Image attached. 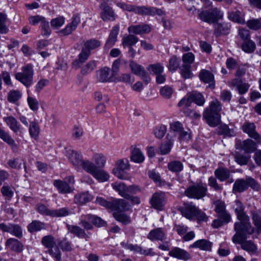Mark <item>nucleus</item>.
<instances>
[{
	"instance_id": "1",
	"label": "nucleus",
	"mask_w": 261,
	"mask_h": 261,
	"mask_svg": "<svg viewBox=\"0 0 261 261\" xmlns=\"http://www.w3.org/2000/svg\"><path fill=\"white\" fill-rule=\"evenodd\" d=\"M234 230L236 233L232 238V242L240 244L242 249L248 252L255 253L257 249L256 245L251 241H246L247 234H252L254 231L251 224L235 223Z\"/></svg>"
},
{
	"instance_id": "2",
	"label": "nucleus",
	"mask_w": 261,
	"mask_h": 261,
	"mask_svg": "<svg viewBox=\"0 0 261 261\" xmlns=\"http://www.w3.org/2000/svg\"><path fill=\"white\" fill-rule=\"evenodd\" d=\"M221 110V103L217 99L212 101L209 107L205 109L203 117L210 126L214 127L220 123Z\"/></svg>"
},
{
	"instance_id": "3",
	"label": "nucleus",
	"mask_w": 261,
	"mask_h": 261,
	"mask_svg": "<svg viewBox=\"0 0 261 261\" xmlns=\"http://www.w3.org/2000/svg\"><path fill=\"white\" fill-rule=\"evenodd\" d=\"M96 203L107 208L121 212L128 210L129 207L128 202L122 199L112 198L111 201H108L102 197H97Z\"/></svg>"
},
{
	"instance_id": "4",
	"label": "nucleus",
	"mask_w": 261,
	"mask_h": 261,
	"mask_svg": "<svg viewBox=\"0 0 261 261\" xmlns=\"http://www.w3.org/2000/svg\"><path fill=\"white\" fill-rule=\"evenodd\" d=\"M34 74L33 65L27 64L21 67V72L15 73V78L26 88H29L33 84Z\"/></svg>"
},
{
	"instance_id": "5",
	"label": "nucleus",
	"mask_w": 261,
	"mask_h": 261,
	"mask_svg": "<svg viewBox=\"0 0 261 261\" xmlns=\"http://www.w3.org/2000/svg\"><path fill=\"white\" fill-rule=\"evenodd\" d=\"M206 186L200 182L188 187L185 191V195L189 198L200 199L206 195Z\"/></svg>"
},
{
	"instance_id": "6",
	"label": "nucleus",
	"mask_w": 261,
	"mask_h": 261,
	"mask_svg": "<svg viewBox=\"0 0 261 261\" xmlns=\"http://www.w3.org/2000/svg\"><path fill=\"white\" fill-rule=\"evenodd\" d=\"M198 12H199V18L202 21L208 23H214L223 16V13L217 8H213L208 11H202L201 12H200L198 10Z\"/></svg>"
},
{
	"instance_id": "7",
	"label": "nucleus",
	"mask_w": 261,
	"mask_h": 261,
	"mask_svg": "<svg viewBox=\"0 0 261 261\" xmlns=\"http://www.w3.org/2000/svg\"><path fill=\"white\" fill-rule=\"evenodd\" d=\"M42 244L48 249L49 253L55 258L56 261H61V252L56 245L55 238L51 235L44 236L41 240Z\"/></svg>"
},
{
	"instance_id": "8",
	"label": "nucleus",
	"mask_w": 261,
	"mask_h": 261,
	"mask_svg": "<svg viewBox=\"0 0 261 261\" xmlns=\"http://www.w3.org/2000/svg\"><path fill=\"white\" fill-rule=\"evenodd\" d=\"M113 189L117 191L119 194L125 198L128 194H135L136 191H140V188L138 186L135 185H130L127 186L122 182L116 181L112 183L111 185Z\"/></svg>"
},
{
	"instance_id": "9",
	"label": "nucleus",
	"mask_w": 261,
	"mask_h": 261,
	"mask_svg": "<svg viewBox=\"0 0 261 261\" xmlns=\"http://www.w3.org/2000/svg\"><path fill=\"white\" fill-rule=\"evenodd\" d=\"M116 167L113 169V173L119 179H128V176L124 171L130 169L128 160L126 158L118 160L116 162Z\"/></svg>"
},
{
	"instance_id": "10",
	"label": "nucleus",
	"mask_w": 261,
	"mask_h": 261,
	"mask_svg": "<svg viewBox=\"0 0 261 261\" xmlns=\"http://www.w3.org/2000/svg\"><path fill=\"white\" fill-rule=\"evenodd\" d=\"M171 130L178 135V139L180 141L187 142L191 139V132L190 129L185 130L182 124L179 121L173 122L170 125Z\"/></svg>"
},
{
	"instance_id": "11",
	"label": "nucleus",
	"mask_w": 261,
	"mask_h": 261,
	"mask_svg": "<svg viewBox=\"0 0 261 261\" xmlns=\"http://www.w3.org/2000/svg\"><path fill=\"white\" fill-rule=\"evenodd\" d=\"M213 204L215 206L214 211L217 213L218 217L222 219L226 224L229 223L231 220V216L226 210L225 202L217 200L214 202Z\"/></svg>"
},
{
	"instance_id": "12",
	"label": "nucleus",
	"mask_w": 261,
	"mask_h": 261,
	"mask_svg": "<svg viewBox=\"0 0 261 261\" xmlns=\"http://www.w3.org/2000/svg\"><path fill=\"white\" fill-rule=\"evenodd\" d=\"M37 211L41 215L51 217H63L65 215V208L58 210H49L44 204L38 203L36 205Z\"/></svg>"
},
{
	"instance_id": "13",
	"label": "nucleus",
	"mask_w": 261,
	"mask_h": 261,
	"mask_svg": "<svg viewBox=\"0 0 261 261\" xmlns=\"http://www.w3.org/2000/svg\"><path fill=\"white\" fill-rule=\"evenodd\" d=\"M0 230L3 232L9 233L19 239L21 238L23 236L22 229L17 224L1 223H0Z\"/></svg>"
},
{
	"instance_id": "14",
	"label": "nucleus",
	"mask_w": 261,
	"mask_h": 261,
	"mask_svg": "<svg viewBox=\"0 0 261 261\" xmlns=\"http://www.w3.org/2000/svg\"><path fill=\"white\" fill-rule=\"evenodd\" d=\"M134 13L141 15L151 16L155 15L162 16L165 14V12L161 9L155 7H147L146 6H136Z\"/></svg>"
},
{
	"instance_id": "15",
	"label": "nucleus",
	"mask_w": 261,
	"mask_h": 261,
	"mask_svg": "<svg viewBox=\"0 0 261 261\" xmlns=\"http://www.w3.org/2000/svg\"><path fill=\"white\" fill-rule=\"evenodd\" d=\"M198 208L192 202L185 203L180 208V211L183 216L190 220L194 221Z\"/></svg>"
},
{
	"instance_id": "16",
	"label": "nucleus",
	"mask_w": 261,
	"mask_h": 261,
	"mask_svg": "<svg viewBox=\"0 0 261 261\" xmlns=\"http://www.w3.org/2000/svg\"><path fill=\"white\" fill-rule=\"evenodd\" d=\"M151 206L157 210H162L166 203V196L163 192L154 193L149 200Z\"/></svg>"
},
{
	"instance_id": "17",
	"label": "nucleus",
	"mask_w": 261,
	"mask_h": 261,
	"mask_svg": "<svg viewBox=\"0 0 261 261\" xmlns=\"http://www.w3.org/2000/svg\"><path fill=\"white\" fill-rule=\"evenodd\" d=\"M99 8L101 10L100 16L104 21H114L115 20L116 15L114 10L107 3H101L99 6Z\"/></svg>"
},
{
	"instance_id": "18",
	"label": "nucleus",
	"mask_w": 261,
	"mask_h": 261,
	"mask_svg": "<svg viewBox=\"0 0 261 261\" xmlns=\"http://www.w3.org/2000/svg\"><path fill=\"white\" fill-rule=\"evenodd\" d=\"M242 129L249 137L255 140L257 143H261V136L256 131V126L254 123L245 122L242 125Z\"/></svg>"
},
{
	"instance_id": "19",
	"label": "nucleus",
	"mask_w": 261,
	"mask_h": 261,
	"mask_svg": "<svg viewBox=\"0 0 261 261\" xmlns=\"http://www.w3.org/2000/svg\"><path fill=\"white\" fill-rule=\"evenodd\" d=\"M237 149L244 150L247 153H251L256 148V143L251 139H247L243 141H238L236 144Z\"/></svg>"
},
{
	"instance_id": "20",
	"label": "nucleus",
	"mask_w": 261,
	"mask_h": 261,
	"mask_svg": "<svg viewBox=\"0 0 261 261\" xmlns=\"http://www.w3.org/2000/svg\"><path fill=\"white\" fill-rule=\"evenodd\" d=\"M0 138L8 144L13 152L17 153L19 150V146L10 135L0 127Z\"/></svg>"
},
{
	"instance_id": "21",
	"label": "nucleus",
	"mask_w": 261,
	"mask_h": 261,
	"mask_svg": "<svg viewBox=\"0 0 261 261\" xmlns=\"http://www.w3.org/2000/svg\"><path fill=\"white\" fill-rule=\"evenodd\" d=\"M229 87H236L240 95L245 94L248 90L250 85L247 83L243 82L241 79L234 78L228 82Z\"/></svg>"
},
{
	"instance_id": "22",
	"label": "nucleus",
	"mask_w": 261,
	"mask_h": 261,
	"mask_svg": "<svg viewBox=\"0 0 261 261\" xmlns=\"http://www.w3.org/2000/svg\"><path fill=\"white\" fill-rule=\"evenodd\" d=\"M4 121L6 123L9 128L15 134L21 133L22 128L17 119L12 116L4 117Z\"/></svg>"
},
{
	"instance_id": "23",
	"label": "nucleus",
	"mask_w": 261,
	"mask_h": 261,
	"mask_svg": "<svg viewBox=\"0 0 261 261\" xmlns=\"http://www.w3.org/2000/svg\"><path fill=\"white\" fill-rule=\"evenodd\" d=\"M168 255L178 259L187 260L191 258L190 254L184 249L174 247L169 252Z\"/></svg>"
},
{
	"instance_id": "24",
	"label": "nucleus",
	"mask_w": 261,
	"mask_h": 261,
	"mask_svg": "<svg viewBox=\"0 0 261 261\" xmlns=\"http://www.w3.org/2000/svg\"><path fill=\"white\" fill-rule=\"evenodd\" d=\"M119 31V25L118 24L115 25L112 28L104 46L105 49H109L115 44L117 40Z\"/></svg>"
},
{
	"instance_id": "25",
	"label": "nucleus",
	"mask_w": 261,
	"mask_h": 261,
	"mask_svg": "<svg viewBox=\"0 0 261 261\" xmlns=\"http://www.w3.org/2000/svg\"><path fill=\"white\" fill-rule=\"evenodd\" d=\"M147 238L151 241H163L166 238V234L162 228H157L151 230L147 236Z\"/></svg>"
},
{
	"instance_id": "26",
	"label": "nucleus",
	"mask_w": 261,
	"mask_h": 261,
	"mask_svg": "<svg viewBox=\"0 0 261 261\" xmlns=\"http://www.w3.org/2000/svg\"><path fill=\"white\" fill-rule=\"evenodd\" d=\"M199 77L203 82L210 84V87L214 88V76L210 71L205 69L201 70L199 74Z\"/></svg>"
},
{
	"instance_id": "27",
	"label": "nucleus",
	"mask_w": 261,
	"mask_h": 261,
	"mask_svg": "<svg viewBox=\"0 0 261 261\" xmlns=\"http://www.w3.org/2000/svg\"><path fill=\"white\" fill-rule=\"evenodd\" d=\"M127 30L129 33L141 35L149 33L151 28L148 24H142L129 26Z\"/></svg>"
},
{
	"instance_id": "28",
	"label": "nucleus",
	"mask_w": 261,
	"mask_h": 261,
	"mask_svg": "<svg viewBox=\"0 0 261 261\" xmlns=\"http://www.w3.org/2000/svg\"><path fill=\"white\" fill-rule=\"evenodd\" d=\"M66 157L69 162L75 166H79L82 161L81 155L77 151L71 149L66 151Z\"/></svg>"
},
{
	"instance_id": "29",
	"label": "nucleus",
	"mask_w": 261,
	"mask_h": 261,
	"mask_svg": "<svg viewBox=\"0 0 261 261\" xmlns=\"http://www.w3.org/2000/svg\"><path fill=\"white\" fill-rule=\"evenodd\" d=\"M230 25L226 22L216 23L214 25V35L219 37L222 35H227L229 33Z\"/></svg>"
},
{
	"instance_id": "30",
	"label": "nucleus",
	"mask_w": 261,
	"mask_h": 261,
	"mask_svg": "<svg viewBox=\"0 0 261 261\" xmlns=\"http://www.w3.org/2000/svg\"><path fill=\"white\" fill-rule=\"evenodd\" d=\"M111 70L107 67L101 69L97 72L98 81L100 82H111L114 76H112V73L110 75Z\"/></svg>"
},
{
	"instance_id": "31",
	"label": "nucleus",
	"mask_w": 261,
	"mask_h": 261,
	"mask_svg": "<svg viewBox=\"0 0 261 261\" xmlns=\"http://www.w3.org/2000/svg\"><path fill=\"white\" fill-rule=\"evenodd\" d=\"M216 177L220 181H224L230 176V170L226 168L218 167L214 171Z\"/></svg>"
},
{
	"instance_id": "32",
	"label": "nucleus",
	"mask_w": 261,
	"mask_h": 261,
	"mask_svg": "<svg viewBox=\"0 0 261 261\" xmlns=\"http://www.w3.org/2000/svg\"><path fill=\"white\" fill-rule=\"evenodd\" d=\"M212 244L207 240L201 239L195 242L193 244L190 245L189 248H197L200 250L204 251H211Z\"/></svg>"
},
{
	"instance_id": "33",
	"label": "nucleus",
	"mask_w": 261,
	"mask_h": 261,
	"mask_svg": "<svg viewBox=\"0 0 261 261\" xmlns=\"http://www.w3.org/2000/svg\"><path fill=\"white\" fill-rule=\"evenodd\" d=\"M248 189L247 179H237L233 186V191L234 193H242L246 191Z\"/></svg>"
},
{
	"instance_id": "34",
	"label": "nucleus",
	"mask_w": 261,
	"mask_h": 261,
	"mask_svg": "<svg viewBox=\"0 0 261 261\" xmlns=\"http://www.w3.org/2000/svg\"><path fill=\"white\" fill-rule=\"evenodd\" d=\"M173 142L171 140H167L163 142L158 149V153L165 155L169 153L173 146Z\"/></svg>"
},
{
	"instance_id": "35",
	"label": "nucleus",
	"mask_w": 261,
	"mask_h": 261,
	"mask_svg": "<svg viewBox=\"0 0 261 261\" xmlns=\"http://www.w3.org/2000/svg\"><path fill=\"white\" fill-rule=\"evenodd\" d=\"M92 160L94 161L97 168H102L106 165L107 159L103 153H95L92 156Z\"/></svg>"
},
{
	"instance_id": "36",
	"label": "nucleus",
	"mask_w": 261,
	"mask_h": 261,
	"mask_svg": "<svg viewBox=\"0 0 261 261\" xmlns=\"http://www.w3.org/2000/svg\"><path fill=\"white\" fill-rule=\"evenodd\" d=\"M130 160L136 163H141L144 161V155L142 152L137 148H134L131 151Z\"/></svg>"
},
{
	"instance_id": "37",
	"label": "nucleus",
	"mask_w": 261,
	"mask_h": 261,
	"mask_svg": "<svg viewBox=\"0 0 261 261\" xmlns=\"http://www.w3.org/2000/svg\"><path fill=\"white\" fill-rule=\"evenodd\" d=\"M101 42L95 39H91L84 42L83 48L87 51L91 52L101 45Z\"/></svg>"
},
{
	"instance_id": "38",
	"label": "nucleus",
	"mask_w": 261,
	"mask_h": 261,
	"mask_svg": "<svg viewBox=\"0 0 261 261\" xmlns=\"http://www.w3.org/2000/svg\"><path fill=\"white\" fill-rule=\"evenodd\" d=\"M243 16L244 14L239 10L235 12H228V17L230 20L240 24L245 23V20Z\"/></svg>"
},
{
	"instance_id": "39",
	"label": "nucleus",
	"mask_w": 261,
	"mask_h": 261,
	"mask_svg": "<svg viewBox=\"0 0 261 261\" xmlns=\"http://www.w3.org/2000/svg\"><path fill=\"white\" fill-rule=\"evenodd\" d=\"M80 17L78 15H74L71 21L66 25V35L71 34L80 22Z\"/></svg>"
},
{
	"instance_id": "40",
	"label": "nucleus",
	"mask_w": 261,
	"mask_h": 261,
	"mask_svg": "<svg viewBox=\"0 0 261 261\" xmlns=\"http://www.w3.org/2000/svg\"><path fill=\"white\" fill-rule=\"evenodd\" d=\"M28 230L33 233L45 228V224L39 220H33L28 225Z\"/></svg>"
},
{
	"instance_id": "41",
	"label": "nucleus",
	"mask_w": 261,
	"mask_h": 261,
	"mask_svg": "<svg viewBox=\"0 0 261 261\" xmlns=\"http://www.w3.org/2000/svg\"><path fill=\"white\" fill-rule=\"evenodd\" d=\"M6 245L8 247L17 252H20L22 249V244L14 238L9 239L7 241Z\"/></svg>"
},
{
	"instance_id": "42",
	"label": "nucleus",
	"mask_w": 261,
	"mask_h": 261,
	"mask_svg": "<svg viewBox=\"0 0 261 261\" xmlns=\"http://www.w3.org/2000/svg\"><path fill=\"white\" fill-rule=\"evenodd\" d=\"M14 187L9 185H4L1 188V192L5 200H10L14 195Z\"/></svg>"
},
{
	"instance_id": "43",
	"label": "nucleus",
	"mask_w": 261,
	"mask_h": 261,
	"mask_svg": "<svg viewBox=\"0 0 261 261\" xmlns=\"http://www.w3.org/2000/svg\"><path fill=\"white\" fill-rule=\"evenodd\" d=\"M98 168H96L92 174L93 176L101 182L107 181L110 177L109 174L103 170L99 169Z\"/></svg>"
},
{
	"instance_id": "44",
	"label": "nucleus",
	"mask_w": 261,
	"mask_h": 261,
	"mask_svg": "<svg viewBox=\"0 0 261 261\" xmlns=\"http://www.w3.org/2000/svg\"><path fill=\"white\" fill-rule=\"evenodd\" d=\"M191 101L195 102L199 106H202L205 103V99L201 93L194 92L189 94Z\"/></svg>"
},
{
	"instance_id": "45",
	"label": "nucleus",
	"mask_w": 261,
	"mask_h": 261,
	"mask_svg": "<svg viewBox=\"0 0 261 261\" xmlns=\"http://www.w3.org/2000/svg\"><path fill=\"white\" fill-rule=\"evenodd\" d=\"M242 49L246 53H252L256 49L255 43L250 39L246 40L242 44Z\"/></svg>"
},
{
	"instance_id": "46",
	"label": "nucleus",
	"mask_w": 261,
	"mask_h": 261,
	"mask_svg": "<svg viewBox=\"0 0 261 261\" xmlns=\"http://www.w3.org/2000/svg\"><path fill=\"white\" fill-rule=\"evenodd\" d=\"M92 196L88 192H86L75 196L74 201L76 203L85 204L92 200Z\"/></svg>"
},
{
	"instance_id": "47",
	"label": "nucleus",
	"mask_w": 261,
	"mask_h": 261,
	"mask_svg": "<svg viewBox=\"0 0 261 261\" xmlns=\"http://www.w3.org/2000/svg\"><path fill=\"white\" fill-rule=\"evenodd\" d=\"M80 165L82 166V168L85 171L88 173H89L91 175L97 168L96 166L94 163L89 160H82Z\"/></svg>"
},
{
	"instance_id": "48",
	"label": "nucleus",
	"mask_w": 261,
	"mask_h": 261,
	"mask_svg": "<svg viewBox=\"0 0 261 261\" xmlns=\"http://www.w3.org/2000/svg\"><path fill=\"white\" fill-rule=\"evenodd\" d=\"M180 73L184 79H191L193 74L191 70V66L182 64L179 67Z\"/></svg>"
},
{
	"instance_id": "49",
	"label": "nucleus",
	"mask_w": 261,
	"mask_h": 261,
	"mask_svg": "<svg viewBox=\"0 0 261 261\" xmlns=\"http://www.w3.org/2000/svg\"><path fill=\"white\" fill-rule=\"evenodd\" d=\"M114 218L124 225H127L131 222L130 218L126 215L118 212H114L113 214Z\"/></svg>"
},
{
	"instance_id": "50",
	"label": "nucleus",
	"mask_w": 261,
	"mask_h": 261,
	"mask_svg": "<svg viewBox=\"0 0 261 261\" xmlns=\"http://www.w3.org/2000/svg\"><path fill=\"white\" fill-rule=\"evenodd\" d=\"M168 169L173 172L178 173L183 169V164L179 161H173L168 163Z\"/></svg>"
},
{
	"instance_id": "51",
	"label": "nucleus",
	"mask_w": 261,
	"mask_h": 261,
	"mask_svg": "<svg viewBox=\"0 0 261 261\" xmlns=\"http://www.w3.org/2000/svg\"><path fill=\"white\" fill-rule=\"evenodd\" d=\"M138 41V38L135 35L129 34L125 36L122 39V45L123 46L132 47Z\"/></svg>"
},
{
	"instance_id": "52",
	"label": "nucleus",
	"mask_w": 261,
	"mask_h": 261,
	"mask_svg": "<svg viewBox=\"0 0 261 261\" xmlns=\"http://www.w3.org/2000/svg\"><path fill=\"white\" fill-rule=\"evenodd\" d=\"M250 156L249 155H245L239 152H237L234 155V161L240 165H247Z\"/></svg>"
},
{
	"instance_id": "53",
	"label": "nucleus",
	"mask_w": 261,
	"mask_h": 261,
	"mask_svg": "<svg viewBox=\"0 0 261 261\" xmlns=\"http://www.w3.org/2000/svg\"><path fill=\"white\" fill-rule=\"evenodd\" d=\"M67 228L70 232L75 234L79 238H86L88 237L84 230L79 226L68 225Z\"/></svg>"
},
{
	"instance_id": "54",
	"label": "nucleus",
	"mask_w": 261,
	"mask_h": 261,
	"mask_svg": "<svg viewBox=\"0 0 261 261\" xmlns=\"http://www.w3.org/2000/svg\"><path fill=\"white\" fill-rule=\"evenodd\" d=\"M22 96L21 92L18 90H11L8 94L7 99L10 102L15 103Z\"/></svg>"
},
{
	"instance_id": "55",
	"label": "nucleus",
	"mask_w": 261,
	"mask_h": 261,
	"mask_svg": "<svg viewBox=\"0 0 261 261\" xmlns=\"http://www.w3.org/2000/svg\"><path fill=\"white\" fill-rule=\"evenodd\" d=\"M86 218L88 219L89 221L98 227L103 226L106 224L104 220L95 215L88 214Z\"/></svg>"
},
{
	"instance_id": "56",
	"label": "nucleus",
	"mask_w": 261,
	"mask_h": 261,
	"mask_svg": "<svg viewBox=\"0 0 261 261\" xmlns=\"http://www.w3.org/2000/svg\"><path fill=\"white\" fill-rule=\"evenodd\" d=\"M147 69L149 71L150 73L158 75L161 74L164 70L163 66L160 63H156L154 64L149 65Z\"/></svg>"
},
{
	"instance_id": "57",
	"label": "nucleus",
	"mask_w": 261,
	"mask_h": 261,
	"mask_svg": "<svg viewBox=\"0 0 261 261\" xmlns=\"http://www.w3.org/2000/svg\"><path fill=\"white\" fill-rule=\"evenodd\" d=\"M40 128L38 123L35 121H31L29 125V133L31 137L36 138L39 134Z\"/></svg>"
},
{
	"instance_id": "58",
	"label": "nucleus",
	"mask_w": 261,
	"mask_h": 261,
	"mask_svg": "<svg viewBox=\"0 0 261 261\" xmlns=\"http://www.w3.org/2000/svg\"><path fill=\"white\" fill-rule=\"evenodd\" d=\"M253 223L256 227L258 233H261V216L254 212H251Z\"/></svg>"
},
{
	"instance_id": "59",
	"label": "nucleus",
	"mask_w": 261,
	"mask_h": 261,
	"mask_svg": "<svg viewBox=\"0 0 261 261\" xmlns=\"http://www.w3.org/2000/svg\"><path fill=\"white\" fill-rule=\"evenodd\" d=\"M96 67V62L95 61H90L81 69V73L83 75H86L91 72Z\"/></svg>"
},
{
	"instance_id": "60",
	"label": "nucleus",
	"mask_w": 261,
	"mask_h": 261,
	"mask_svg": "<svg viewBox=\"0 0 261 261\" xmlns=\"http://www.w3.org/2000/svg\"><path fill=\"white\" fill-rule=\"evenodd\" d=\"M91 54V52L87 51L83 47L81 53L79 55V61H75L73 62L74 65H78L79 63L85 62L89 58Z\"/></svg>"
},
{
	"instance_id": "61",
	"label": "nucleus",
	"mask_w": 261,
	"mask_h": 261,
	"mask_svg": "<svg viewBox=\"0 0 261 261\" xmlns=\"http://www.w3.org/2000/svg\"><path fill=\"white\" fill-rule=\"evenodd\" d=\"M216 176H210L208 179V185L216 191L221 192L223 190V187L218 184Z\"/></svg>"
},
{
	"instance_id": "62",
	"label": "nucleus",
	"mask_w": 261,
	"mask_h": 261,
	"mask_svg": "<svg viewBox=\"0 0 261 261\" xmlns=\"http://www.w3.org/2000/svg\"><path fill=\"white\" fill-rule=\"evenodd\" d=\"M129 66L131 68L132 72L137 75H139L141 73H142V72L145 70L144 68L142 66L137 64L133 60L130 61Z\"/></svg>"
},
{
	"instance_id": "63",
	"label": "nucleus",
	"mask_w": 261,
	"mask_h": 261,
	"mask_svg": "<svg viewBox=\"0 0 261 261\" xmlns=\"http://www.w3.org/2000/svg\"><path fill=\"white\" fill-rule=\"evenodd\" d=\"M195 59V56L191 52L184 54L182 57V61L184 65L191 66Z\"/></svg>"
},
{
	"instance_id": "64",
	"label": "nucleus",
	"mask_w": 261,
	"mask_h": 261,
	"mask_svg": "<svg viewBox=\"0 0 261 261\" xmlns=\"http://www.w3.org/2000/svg\"><path fill=\"white\" fill-rule=\"evenodd\" d=\"M247 24L250 29L257 30L261 28V19H254L248 20Z\"/></svg>"
}]
</instances>
